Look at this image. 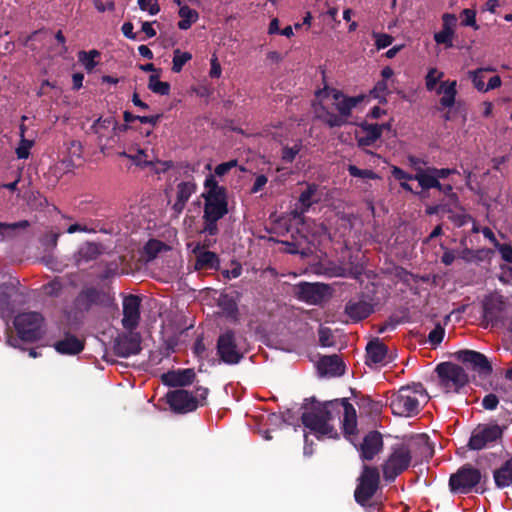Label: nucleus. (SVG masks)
Segmentation results:
<instances>
[{"label": "nucleus", "instance_id": "obj_1", "mask_svg": "<svg viewBox=\"0 0 512 512\" xmlns=\"http://www.w3.org/2000/svg\"><path fill=\"white\" fill-rule=\"evenodd\" d=\"M343 413L342 429L345 438L353 442L357 433V415L352 404L346 399L329 401L313 407L302 414V423L318 439L338 438V432L333 424L334 420L340 418Z\"/></svg>", "mask_w": 512, "mask_h": 512}, {"label": "nucleus", "instance_id": "obj_2", "mask_svg": "<svg viewBox=\"0 0 512 512\" xmlns=\"http://www.w3.org/2000/svg\"><path fill=\"white\" fill-rule=\"evenodd\" d=\"M431 455V448L425 436H416L405 442L394 444L391 453L382 465L383 477L393 481L408 468L411 461L416 462Z\"/></svg>", "mask_w": 512, "mask_h": 512}, {"label": "nucleus", "instance_id": "obj_3", "mask_svg": "<svg viewBox=\"0 0 512 512\" xmlns=\"http://www.w3.org/2000/svg\"><path fill=\"white\" fill-rule=\"evenodd\" d=\"M205 191L202 196L205 200L203 221V233L215 235L218 232L217 222L228 213L226 190L219 186L212 175L204 182Z\"/></svg>", "mask_w": 512, "mask_h": 512}, {"label": "nucleus", "instance_id": "obj_4", "mask_svg": "<svg viewBox=\"0 0 512 512\" xmlns=\"http://www.w3.org/2000/svg\"><path fill=\"white\" fill-rule=\"evenodd\" d=\"M428 395L421 384L400 388L391 396L390 408L394 415L411 417L420 410L421 403L427 402Z\"/></svg>", "mask_w": 512, "mask_h": 512}, {"label": "nucleus", "instance_id": "obj_5", "mask_svg": "<svg viewBox=\"0 0 512 512\" xmlns=\"http://www.w3.org/2000/svg\"><path fill=\"white\" fill-rule=\"evenodd\" d=\"M436 372L440 386L445 393H457L469 381L465 370L461 366L450 362L437 365Z\"/></svg>", "mask_w": 512, "mask_h": 512}, {"label": "nucleus", "instance_id": "obj_6", "mask_svg": "<svg viewBox=\"0 0 512 512\" xmlns=\"http://www.w3.org/2000/svg\"><path fill=\"white\" fill-rule=\"evenodd\" d=\"M14 326L20 338L25 341H36L44 335V318L38 312L18 314Z\"/></svg>", "mask_w": 512, "mask_h": 512}, {"label": "nucleus", "instance_id": "obj_7", "mask_svg": "<svg viewBox=\"0 0 512 512\" xmlns=\"http://www.w3.org/2000/svg\"><path fill=\"white\" fill-rule=\"evenodd\" d=\"M365 95L361 94L358 96L349 97L344 95L341 91L324 87L323 89L317 91L316 98L319 102H323L325 100H332V105L338 110V112L348 119L351 115L352 110L363 100L365 99Z\"/></svg>", "mask_w": 512, "mask_h": 512}, {"label": "nucleus", "instance_id": "obj_8", "mask_svg": "<svg viewBox=\"0 0 512 512\" xmlns=\"http://www.w3.org/2000/svg\"><path fill=\"white\" fill-rule=\"evenodd\" d=\"M379 482L380 475L378 469L364 465L354 493L356 502L361 506H365L376 493Z\"/></svg>", "mask_w": 512, "mask_h": 512}, {"label": "nucleus", "instance_id": "obj_9", "mask_svg": "<svg viewBox=\"0 0 512 512\" xmlns=\"http://www.w3.org/2000/svg\"><path fill=\"white\" fill-rule=\"evenodd\" d=\"M217 353L220 359L229 365L237 364L243 358L244 352L233 331H226L219 336Z\"/></svg>", "mask_w": 512, "mask_h": 512}, {"label": "nucleus", "instance_id": "obj_10", "mask_svg": "<svg viewBox=\"0 0 512 512\" xmlns=\"http://www.w3.org/2000/svg\"><path fill=\"white\" fill-rule=\"evenodd\" d=\"M481 480V473L471 466H463L449 480V486L454 493H469Z\"/></svg>", "mask_w": 512, "mask_h": 512}, {"label": "nucleus", "instance_id": "obj_11", "mask_svg": "<svg viewBox=\"0 0 512 512\" xmlns=\"http://www.w3.org/2000/svg\"><path fill=\"white\" fill-rule=\"evenodd\" d=\"M167 402L170 408L177 413H188L198 407V400L194 397L193 392L184 389L168 393Z\"/></svg>", "mask_w": 512, "mask_h": 512}, {"label": "nucleus", "instance_id": "obj_12", "mask_svg": "<svg viewBox=\"0 0 512 512\" xmlns=\"http://www.w3.org/2000/svg\"><path fill=\"white\" fill-rule=\"evenodd\" d=\"M501 435L502 431L498 425L479 426L470 437L469 447L473 450H481L495 442Z\"/></svg>", "mask_w": 512, "mask_h": 512}, {"label": "nucleus", "instance_id": "obj_13", "mask_svg": "<svg viewBox=\"0 0 512 512\" xmlns=\"http://www.w3.org/2000/svg\"><path fill=\"white\" fill-rule=\"evenodd\" d=\"M140 320V298L135 295H129L123 300V327L132 331Z\"/></svg>", "mask_w": 512, "mask_h": 512}, {"label": "nucleus", "instance_id": "obj_14", "mask_svg": "<svg viewBox=\"0 0 512 512\" xmlns=\"http://www.w3.org/2000/svg\"><path fill=\"white\" fill-rule=\"evenodd\" d=\"M141 339L138 333L119 335L114 342V351L118 356L129 357L138 354L141 350Z\"/></svg>", "mask_w": 512, "mask_h": 512}, {"label": "nucleus", "instance_id": "obj_15", "mask_svg": "<svg viewBox=\"0 0 512 512\" xmlns=\"http://www.w3.org/2000/svg\"><path fill=\"white\" fill-rule=\"evenodd\" d=\"M188 248L195 255V269H214L218 267L219 259L217 254L204 249L200 242L188 243Z\"/></svg>", "mask_w": 512, "mask_h": 512}, {"label": "nucleus", "instance_id": "obj_16", "mask_svg": "<svg viewBox=\"0 0 512 512\" xmlns=\"http://www.w3.org/2000/svg\"><path fill=\"white\" fill-rule=\"evenodd\" d=\"M385 124L362 123L355 131V137L360 147L373 145L382 135Z\"/></svg>", "mask_w": 512, "mask_h": 512}, {"label": "nucleus", "instance_id": "obj_17", "mask_svg": "<svg viewBox=\"0 0 512 512\" xmlns=\"http://www.w3.org/2000/svg\"><path fill=\"white\" fill-rule=\"evenodd\" d=\"M327 286L319 283H300L297 286V297L309 304L320 303L327 293Z\"/></svg>", "mask_w": 512, "mask_h": 512}, {"label": "nucleus", "instance_id": "obj_18", "mask_svg": "<svg viewBox=\"0 0 512 512\" xmlns=\"http://www.w3.org/2000/svg\"><path fill=\"white\" fill-rule=\"evenodd\" d=\"M458 360L463 363L471 365V367L482 374H489L492 371V367L487 357L477 351L473 350H461L456 353Z\"/></svg>", "mask_w": 512, "mask_h": 512}, {"label": "nucleus", "instance_id": "obj_19", "mask_svg": "<svg viewBox=\"0 0 512 512\" xmlns=\"http://www.w3.org/2000/svg\"><path fill=\"white\" fill-rule=\"evenodd\" d=\"M93 132L98 136L100 143L105 142L108 144L109 140H113L117 130L119 129L118 122L114 117L99 118L92 125Z\"/></svg>", "mask_w": 512, "mask_h": 512}, {"label": "nucleus", "instance_id": "obj_20", "mask_svg": "<svg viewBox=\"0 0 512 512\" xmlns=\"http://www.w3.org/2000/svg\"><path fill=\"white\" fill-rule=\"evenodd\" d=\"M383 448L382 436L377 431L369 432L360 445V456L363 460H372Z\"/></svg>", "mask_w": 512, "mask_h": 512}, {"label": "nucleus", "instance_id": "obj_21", "mask_svg": "<svg viewBox=\"0 0 512 512\" xmlns=\"http://www.w3.org/2000/svg\"><path fill=\"white\" fill-rule=\"evenodd\" d=\"M196 191V184L193 181L180 182L176 187V201L173 204V210L180 214L192 194Z\"/></svg>", "mask_w": 512, "mask_h": 512}, {"label": "nucleus", "instance_id": "obj_22", "mask_svg": "<svg viewBox=\"0 0 512 512\" xmlns=\"http://www.w3.org/2000/svg\"><path fill=\"white\" fill-rule=\"evenodd\" d=\"M372 311V305L365 300H350L345 306V313L355 322L368 317Z\"/></svg>", "mask_w": 512, "mask_h": 512}, {"label": "nucleus", "instance_id": "obj_23", "mask_svg": "<svg viewBox=\"0 0 512 512\" xmlns=\"http://www.w3.org/2000/svg\"><path fill=\"white\" fill-rule=\"evenodd\" d=\"M318 371L323 376H340L344 373V365L337 355L325 356L318 363Z\"/></svg>", "mask_w": 512, "mask_h": 512}, {"label": "nucleus", "instance_id": "obj_24", "mask_svg": "<svg viewBox=\"0 0 512 512\" xmlns=\"http://www.w3.org/2000/svg\"><path fill=\"white\" fill-rule=\"evenodd\" d=\"M367 363L385 364L387 362V347L379 339H374L367 344Z\"/></svg>", "mask_w": 512, "mask_h": 512}, {"label": "nucleus", "instance_id": "obj_25", "mask_svg": "<svg viewBox=\"0 0 512 512\" xmlns=\"http://www.w3.org/2000/svg\"><path fill=\"white\" fill-rule=\"evenodd\" d=\"M101 254L100 246L93 242L82 244L74 254V261L77 266L95 260Z\"/></svg>", "mask_w": 512, "mask_h": 512}, {"label": "nucleus", "instance_id": "obj_26", "mask_svg": "<svg viewBox=\"0 0 512 512\" xmlns=\"http://www.w3.org/2000/svg\"><path fill=\"white\" fill-rule=\"evenodd\" d=\"M457 82L455 80L442 81L436 93L442 95L440 98V104L444 108H452L455 104L457 95Z\"/></svg>", "mask_w": 512, "mask_h": 512}, {"label": "nucleus", "instance_id": "obj_27", "mask_svg": "<svg viewBox=\"0 0 512 512\" xmlns=\"http://www.w3.org/2000/svg\"><path fill=\"white\" fill-rule=\"evenodd\" d=\"M54 348L60 354L76 355L84 349V344L77 337L67 335L64 339L57 341Z\"/></svg>", "mask_w": 512, "mask_h": 512}, {"label": "nucleus", "instance_id": "obj_28", "mask_svg": "<svg viewBox=\"0 0 512 512\" xmlns=\"http://www.w3.org/2000/svg\"><path fill=\"white\" fill-rule=\"evenodd\" d=\"M281 148V159L286 163H291L295 160L297 155L303 148V143L300 138L279 140Z\"/></svg>", "mask_w": 512, "mask_h": 512}, {"label": "nucleus", "instance_id": "obj_29", "mask_svg": "<svg viewBox=\"0 0 512 512\" xmlns=\"http://www.w3.org/2000/svg\"><path fill=\"white\" fill-rule=\"evenodd\" d=\"M120 157H125L131 160L135 165L141 167H147L154 165V161L148 156L147 152L138 147H129L127 150H123L118 153Z\"/></svg>", "mask_w": 512, "mask_h": 512}, {"label": "nucleus", "instance_id": "obj_30", "mask_svg": "<svg viewBox=\"0 0 512 512\" xmlns=\"http://www.w3.org/2000/svg\"><path fill=\"white\" fill-rule=\"evenodd\" d=\"M503 307L504 303L500 296L493 295L486 298L483 305L484 318L488 321L497 320Z\"/></svg>", "mask_w": 512, "mask_h": 512}, {"label": "nucleus", "instance_id": "obj_31", "mask_svg": "<svg viewBox=\"0 0 512 512\" xmlns=\"http://www.w3.org/2000/svg\"><path fill=\"white\" fill-rule=\"evenodd\" d=\"M195 373L192 369L170 372L164 375V381L170 386H186L193 382Z\"/></svg>", "mask_w": 512, "mask_h": 512}, {"label": "nucleus", "instance_id": "obj_32", "mask_svg": "<svg viewBox=\"0 0 512 512\" xmlns=\"http://www.w3.org/2000/svg\"><path fill=\"white\" fill-rule=\"evenodd\" d=\"M495 484L498 488H505L512 484V458L507 460L493 473Z\"/></svg>", "mask_w": 512, "mask_h": 512}, {"label": "nucleus", "instance_id": "obj_33", "mask_svg": "<svg viewBox=\"0 0 512 512\" xmlns=\"http://www.w3.org/2000/svg\"><path fill=\"white\" fill-rule=\"evenodd\" d=\"M315 111L317 113V117L324 121L329 127H340L347 123V119L340 113L335 114L325 109L322 102L319 103V108L315 107Z\"/></svg>", "mask_w": 512, "mask_h": 512}, {"label": "nucleus", "instance_id": "obj_34", "mask_svg": "<svg viewBox=\"0 0 512 512\" xmlns=\"http://www.w3.org/2000/svg\"><path fill=\"white\" fill-rule=\"evenodd\" d=\"M178 15L180 17V21L177 25L180 30H188L199 19V13L188 5L181 7L178 11Z\"/></svg>", "mask_w": 512, "mask_h": 512}, {"label": "nucleus", "instance_id": "obj_35", "mask_svg": "<svg viewBox=\"0 0 512 512\" xmlns=\"http://www.w3.org/2000/svg\"><path fill=\"white\" fill-rule=\"evenodd\" d=\"M414 178L423 189L440 187V182L437 180V176L432 168L418 171Z\"/></svg>", "mask_w": 512, "mask_h": 512}, {"label": "nucleus", "instance_id": "obj_36", "mask_svg": "<svg viewBox=\"0 0 512 512\" xmlns=\"http://www.w3.org/2000/svg\"><path fill=\"white\" fill-rule=\"evenodd\" d=\"M170 250L164 242L156 239L149 240L144 247V254L147 261L155 259L159 254Z\"/></svg>", "mask_w": 512, "mask_h": 512}, {"label": "nucleus", "instance_id": "obj_37", "mask_svg": "<svg viewBox=\"0 0 512 512\" xmlns=\"http://www.w3.org/2000/svg\"><path fill=\"white\" fill-rule=\"evenodd\" d=\"M192 59L190 52H183L180 49H175L173 52L172 71L180 73L186 63Z\"/></svg>", "mask_w": 512, "mask_h": 512}, {"label": "nucleus", "instance_id": "obj_38", "mask_svg": "<svg viewBox=\"0 0 512 512\" xmlns=\"http://www.w3.org/2000/svg\"><path fill=\"white\" fill-rule=\"evenodd\" d=\"M99 56L100 53L97 50L80 51L78 53V60L87 71H92L97 65L96 58Z\"/></svg>", "mask_w": 512, "mask_h": 512}, {"label": "nucleus", "instance_id": "obj_39", "mask_svg": "<svg viewBox=\"0 0 512 512\" xmlns=\"http://www.w3.org/2000/svg\"><path fill=\"white\" fill-rule=\"evenodd\" d=\"M148 88L156 94L168 95L170 92V84L159 80L158 75H151L149 77Z\"/></svg>", "mask_w": 512, "mask_h": 512}, {"label": "nucleus", "instance_id": "obj_40", "mask_svg": "<svg viewBox=\"0 0 512 512\" xmlns=\"http://www.w3.org/2000/svg\"><path fill=\"white\" fill-rule=\"evenodd\" d=\"M318 189L316 184H308L305 191L299 197V203L303 209H308L314 202V195Z\"/></svg>", "mask_w": 512, "mask_h": 512}, {"label": "nucleus", "instance_id": "obj_41", "mask_svg": "<svg viewBox=\"0 0 512 512\" xmlns=\"http://www.w3.org/2000/svg\"><path fill=\"white\" fill-rule=\"evenodd\" d=\"M444 77V73L436 68H430L425 77V85L428 91H433L438 82Z\"/></svg>", "mask_w": 512, "mask_h": 512}, {"label": "nucleus", "instance_id": "obj_42", "mask_svg": "<svg viewBox=\"0 0 512 512\" xmlns=\"http://www.w3.org/2000/svg\"><path fill=\"white\" fill-rule=\"evenodd\" d=\"M34 145V140L20 138V143L16 148V154L19 159H27L30 155V150Z\"/></svg>", "mask_w": 512, "mask_h": 512}, {"label": "nucleus", "instance_id": "obj_43", "mask_svg": "<svg viewBox=\"0 0 512 512\" xmlns=\"http://www.w3.org/2000/svg\"><path fill=\"white\" fill-rule=\"evenodd\" d=\"M454 34L441 29L434 34V40L439 45H444L446 48L453 47Z\"/></svg>", "mask_w": 512, "mask_h": 512}, {"label": "nucleus", "instance_id": "obj_44", "mask_svg": "<svg viewBox=\"0 0 512 512\" xmlns=\"http://www.w3.org/2000/svg\"><path fill=\"white\" fill-rule=\"evenodd\" d=\"M348 172L351 176L363 179H377L378 175L369 169H359L354 165L348 167Z\"/></svg>", "mask_w": 512, "mask_h": 512}, {"label": "nucleus", "instance_id": "obj_45", "mask_svg": "<svg viewBox=\"0 0 512 512\" xmlns=\"http://www.w3.org/2000/svg\"><path fill=\"white\" fill-rule=\"evenodd\" d=\"M461 18L462 22L461 24L463 26H469L474 28L475 30L479 29V26L476 23V12L472 9H464L461 12Z\"/></svg>", "mask_w": 512, "mask_h": 512}, {"label": "nucleus", "instance_id": "obj_46", "mask_svg": "<svg viewBox=\"0 0 512 512\" xmlns=\"http://www.w3.org/2000/svg\"><path fill=\"white\" fill-rule=\"evenodd\" d=\"M484 71H485L484 69H477L475 71L470 72L469 75H470V78L472 80L474 87L479 92L485 93Z\"/></svg>", "mask_w": 512, "mask_h": 512}, {"label": "nucleus", "instance_id": "obj_47", "mask_svg": "<svg viewBox=\"0 0 512 512\" xmlns=\"http://www.w3.org/2000/svg\"><path fill=\"white\" fill-rule=\"evenodd\" d=\"M142 11H147L150 15H156L160 12L158 0H137Z\"/></svg>", "mask_w": 512, "mask_h": 512}, {"label": "nucleus", "instance_id": "obj_48", "mask_svg": "<svg viewBox=\"0 0 512 512\" xmlns=\"http://www.w3.org/2000/svg\"><path fill=\"white\" fill-rule=\"evenodd\" d=\"M457 25V17L451 13H444L442 15V29L455 35V28Z\"/></svg>", "mask_w": 512, "mask_h": 512}, {"label": "nucleus", "instance_id": "obj_49", "mask_svg": "<svg viewBox=\"0 0 512 512\" xmlns=\"http://www.w3.org/2000/svg\"><path fill=\"white\" fill-rule=\"evenodd\" d=\"M62 288V283L55 279L43 286V292L48 296L56 297L61 293Z\"/></svg>", "mask_w": 512, "mask_h": 512}, {"label": "nucleus", "instance_id": "obj_50", "mask_svg": "<svg viewBox=\"0 0 512 512\" xmlns=\"http://www.w3.org/2000/svg\"><path fill=\"white\" fill-rule=\"evenodd\" d=\"M373 37L378 50L388 47L393 42V37L388 34L374 32Z\"/></svg>", "mask_w": 512, "mask_h": 512}, {"label": "nucleus", "instance_id": "obj_51", "mask_svg": "<svg viewBox=\"0 0 512 512\" xmlns=\"http://www.w3.org/2000/svg\"><path fill=\"white\" fill-rule=\"evenodd\" d=\"M319 342L324 347H329L333 344V336L329 328L321 327L319 329Z\"/></svg>", "mask_w": 512, "mask_h": 512}, {"label": "nucleus", "instance_id": "obj_52", "mask_svg": "<svg viewBox=\"0 0 512 512\" xmlns=\"http://www.w3.org/2000/svg\"><path fill=\"white\" fill-rule=\"evenodd\" d=\"M496 248L498 249L499 253L501 254V257L511 263V266L509 267V270L510 272L512 273V246L508 245V244H498L496 246Z\"/></svg>", "mask_w": 512, "mask_h": 512}, {"label": "nucleus", "instance_id": "obj_53", "mask_svg": "<svg viewBox=\"0 0 512 512\" xmlns=\"http://www.w3.org/2000/svg\"><path fill=\"white\" fill-rule=\"evenodd\" d=\"M444 337V329L440 326L434 328L430 331L428 335V340L432 345H438L442 342Z\"/></svg>", "mask_w": 512, "mask_h": 512}, {"label": "nucleus", "instance_id": "obj_54", "mask_svg": "<svg viewBox=\"0 0 512 512\" xmlns=\"http://www.w3.org/2000/svg\"><path fill=\"white\" fill-rule=\"evenodd\" d=\"M387 90H388V86H387L386 81L381 80L376 83V85L374 86L371 93L373 94L374 98L384 99L385 95L387 93Z\"/></svg>", "mask_w": 512, "mask_h": 512}, {"label": "nucleus", "instance_id": "obj_55", "mask_svg": "<svg viewBox=\"0 0 512 512\" xmlns=\"http://www.w3.org/2000/svg\"><path fill=\"white\" fill-rule=\"evenodd\" d=\"M66 232L69 234H73L76 232L94 233L95 229L89 227L86 224L74 223L67 228Z\"/></svg>", "mask_w": 512, "mask_h": 512}, {"label": "nucleus", "instance_id": "obj_56", "mask_svg": "<svg viewBox=\"0 0 512 512\" xmlns=\"http://www.w3.org/2000/svg\"><path fill=\"white\" fill-rule=\"evenodd\" d=\"M237 165L236 160H231L225 163H221L216 166L215 168V175L217 176H224L231 168L235 167Z\"/></svg>", "mask_w": 512, "mask_h": 512}, {"label": "nucleus", "instance_id": "obj_57", "mask_svg": "<svg viewBox=\"0 0 512 512\" xmlns=\"http://www.w3.org/2000/svg\"><path fill=\"white\" fill-rule=\"evenodd\" d=\"M94 6L99 12L113 11L115 9V3L112 0L103 2L102 0H93Z\"/></svg>", "mask_w": 512, "mask_h": 512}, {"label": "nucleus", "instance_id": "obj_58", "mask_svg": "<svg viewBox=\"0 0 512 512\" xmlns=\"http://www.w3.org/2000/svg\"><path fill=\"white\" fill-rule=\"evenodd\" d=\"M393 177L399 181H408V180H415L414 175H410L406 173L404 170H402L399 167L394 166L391 171Z\"/></svg>", "mask_w": 512, "mask_h": 512}, {"label": "nucleus", "instance_id": "obj_59", "mask_svg": "<svg viewBox=\"0 0 512 512\" xmlns=\"http://www.w3.org/2000/svg\"><path fill=\"white\" fill-rule=\"evenodd\" d=\"M28 226L27 221H20L12 224L0 223V236H4L7 230H14L17 228H25Z\"/></svg>", "mask_w": 512, "mask_h": 512}, {"label": "nucleus", "instance_id": "obj_60", "mask_svg": "<svg viewBox=\"0 0 512 512\" xmlns=\"http://www.w3.org/2000/svg\"><path fill=\"white\" fill-rule=\"evenodd\" d=\"M498 398L494 394H488L483 398L482 405L487 410H493L498 405Z\"/></svg>", "mask_w": 512, "mask_h": 512}, {"label": "nucleus", "instance_id": "obj_61", "mask_svg": "<svg viewBox=\"0 0 512 512\" xmlns=\"http://www.w3.org/2000/svg\"><path fill=\"white\" fill-rule=\"evenodd\" d=\"M221 73H222V69H221L220 63L218 62L217 57L213 56L211 58V68H210L209 75L212 78H219L221 76Z\"/></svg>", "mask_w": 512, "mask_h": 512}, {"label": "nucleus", "instance_id": "obj_62", "mask_svg": "<svg viewBox=\"0 0 512 512\" xmlns=\"http://www.w3.org/2000/svg\"><path fill=\"white\" fill-rule=\"evenodd\" d=\"M208 389L204 387H198L196 388L194 394V397L198 400V406H202L205 404L206 398L208 396Z\"/></svg>", "mask_w": 512, "mask_h": 512}, {"label": "nucleus", "instance_id": "obj_63", "mask_svg": "<svg viewBox=\"0 0 512 512\" xmlns=\"http://www.w3.org/2000/svg\"><path fill=\"white\" fill-rule=\"evenodd\" d=\"M267 177L265 175H258L255 179V182L251 188L252 193L259 192L266 184H267Z\"/></svg>", "mask_w": 512, "mask_h": 512}, {"label": "nucleus", "instance_id": "obj_64", "mask_svg": "<svg viewBox=\"0 0 512 512\" xmlns=\"http://www.w3.org/2000/svg\"><path fill=\"white\" fill-rule=\"evenodd\" d=\"M69 151L71 157H75L76 159H80L82 155V145L78 141H71L69 146Z\"/></svg>", "mask_w": 512, "mask_h": 512}]
</instances>
